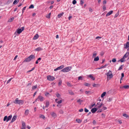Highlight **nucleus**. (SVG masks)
Wrapping results in <instances>:
<instances>
[{
	"label": "nucleus",
	"instance_id": "29",
	"mask_svg": "<svg viewBox=\"0 0 129 129\" xmlns=\"http://www.w3.org/2000/svg\"><path fill=\"white\" fill-rule=\"evenodd\" d=\"M99 60V58L98 56H97L94 58V61H97Z\"/></svg>",
	"mask_w": 129,
	"mask_h": 129
},
{
	"label": "nucleus",
	"instance_id": "59",
	"mask_svg": "<svg viewBox=\"0 0 129 129\" xmlns=\"http://www.w3.org/2000/svg\"><path fill=\"white\" fill-rule=\"evenodd\" d=\"M49 94V93L48 92H46L45 94V95L46 96H47Z\"/></svg>",
	"mask_w": 129,
	"mask_h": 129
},
{
	"label": "nucleus",
	"instance_id": "11",
	"mask_svg": "<svg viewBox=\"0 0 129 129\" xmlns=\"http://www.w3.org/2000/svg\"><path fill=\"white\" fill-rule=\"evenodd\" d=\"M97 108H94L91 109V111L92 113H94L97 111Z\"/></svg>",
	"mask_w": 129,
	"mask_h": 129
},
{
	"label": "nucleus",
	"instance_id": "20",
	"mask_svg": "<svg viewBox=\"0 0 129 129\" xmlns=\"http://www.w3.org/2000/svg\"><path fill=\"white\" fill-rule=\"evenodd\" d=\"M129 53L128 52H127L123 57L125 58H126L129 55Z\"/></svg>",
	"mask_w": 129,
	"mask_h": 129
},
{
	"label": "nucleus",
	"instance_id": "50",
	"mask_svg": "<svg viewBox=\"0 0 129 129\" xmlns=\"http://www.w3.org/2000/svg\"><path fill=\"white\" fill-rule=\"evenodd\" d=\"M83 1L82 0H81L80 1V4L81 6H82L83 3Z\"/></svg>",
	"mask_w": 129,
	"mask_h": 129
},
{
	"label": "nucleus",
	"instance_id": "1",
	"mask_svg": "<svg viewBox=\"0 0 129 129\" xmlns=\"http://www.w3.org/2000/svg\"><path fill=\"white\" fill-rule=\"evenodd\" d=\"M24 27H22L21 28H18L14 33V35H15L14 37H16V36H18L19 35H17V34H20L24 30Z\"/></svg>",
	"mask_w": 129,
	"mask_h": 129
},
{
	"label": "nucleus",
	"instance_id": "37",
	"mask_svg": "<svg viewBox=\"0 0 129 129\" xmlns=\"http://www.w3.org/2000/svg\"><path fill=\"white\" fill-rule=\"evenodd\" d=\"M123 116L126 118H128L129 117L128 115L125 114H124L123 115Z\"/></svg>",
	"mask_w": 129,
	"mask_h": 129
},
{
	"label": "nucleus",
	"instance_id": "52",
	"mask_svg": "<svg viewBox=\"0 0 129 129\" xmlns=\"http://www.w3.org/2000/svg\"><path fill=\"white\" fill-rule=\"evenodd\" d=\"M50 16L48 14L46 16V17L48 18H50Z\"/></svg>",
	"mask_w": 129,
	"mask_h": 129
},
{
	"label": "nucleus",
	"instance_id": "7",
	"mask_svg": "<svg viewBox=\"0 0 129 129\" xmlns=\"http://www.w3.org/2000/svg\"><path fill=\"white\" fill-rule=\"evenodd\" d=\"M47 80L51 81H53L55 79V78L54 77L50 75L47 76Z\"/></svg>",
	"mask_w": 129,
	"mask_h": 129
},
{
	"label": "nucleus",
	"instance_id": "24",
	"mask_svg": "<svg viewBox=\"0 0 129 129\" xmlns=\"http://www.w3.org/2000/svg\"><path fill=\"white\" fill-rule=\"evenodd\" d=\"M125 58L123 57L121 59L119 60V61H120L121 62H123L125 61Z\"/></svg>",
	"mask_w": 129,
	"mask_h": 129
},
{
	"label": "nucleus",
	"instance_id": "62",
	"mask_svg": "<svg viewBox=\"0 0 129 129\" xmlns=\"http://www.w3.org/2000/svg\"><path fill=\"white\" fill-rule=\"evenodd\" d=\"M90 91H86L85 92V93L87 94H88L89 93V92Z\"/></svg>",
	"mask_w": 129,
	"mask_h": 129
},
{
	"label": "nucleus",
	"instance_id": "18",
	"mask_svg": "<svg viewBox=\"0 0 129 129\" xmlns=\"http://www.w3.org/2000/svg\"><path fill=\"white\" fill-rule=\"evenodd\" d=\"M39 37L38 35V34H36L34 37L33 39L34 40H36Z\"/></svg>",
	"mask_w": 129,
	"mask_h": 129
},
{
	"label": "nucleus",
	"instance_id": "9",
	"mask_svg": "<svg viewBox=\"0 0 129 129\" xmlns=\"http://www.w3.org/2000/svg\"><path fill=\"white\" fill-rule=\"evenodd\" d=\"M64 67V66L63 65H62L56 68L54 70V71H56L57 70H60L61 69Z\"/></svg>",
	"mask_w": 129,
	"mask_h": 129
},
{
	"label": "nucleus",
	"instance_id": "43",
	"mask_svg": "<svg viewBox=\"0 0 129 129\" xmlns=\"http://www.w3.org/2000/svg\"><path fill=\"white\" fill-rule=\"evenodd\" d=\"M112 62H116V58H114L112 60Z\"/></svg>",
	"mask_w": 129,
	"mask_h": 129
},
{
	"label": "nucleus",
	"instance_id": "44",
	"mask_svg": "<svg viewBox=\"0 0 129 129\" xmlns=\"http://www.w3.org/2000/svg\"><path fill=\"white\" fill-rule=\"evenodd\" d=\"M34 7V6L33 5H31L29 7V8H33Z\"/></svg>",
	"mask_w": 129,
	"mask_h": 129
},
{
	"label": "nucleus",
	"instance_id": "42",
	"mask_svg": "<svg viewBox=\"0 0 129 129\" xmlns=\"http://www.w3.org/2000/svg\"><path fill=\"white\" fill-rule=\"evenodd\" d=\"M122 66L123 65H121L119 68L118 70H121L122 69Z\"/></svg>",
	"mask_w": 129,
	"mask_h": 129
},
{
	"label": "nucleus",
	"instance_id": "48",
	"mask_svg": "<svg viewBox=\"0 0 129 129\" xmlns=\"http://www.w3.org/2000/svg\"><path fill=\"white\" fill-rule=\"evenodd\" d=\"M107 109V108L106 107L103 106L102 108V110H104Z\"/></svg>",
	"mask_w": 129,
	"mask_h": 129
},
{
	"label": "nucleus",
	"instance_id": "30",
	"mask_svg": "<svg viewBox=\"0 0 129 129\" xmlns=\"http://www.w3.org/2000/svg\"><path fill=\"white\" fill-rule=\"evenodd\" d=\"M49 105V102L48 101H46V105L45 107H48Z\"/></svg>",
	"mask_w": 129,
	"mask_h": 129
},
{
	"label": "nucleus",
	"instance_id": "13",
	"mask_svg": "<svg viewBox=\"0 0 129 129\" xmlns=\"http://www.w3.org/2000/svg\"><path fill=\"white\" fill-rule=\"evenodd\" d=\"M59 99H55V101L56 103L58 104H60L62 102V101L61 100H60V101H58V100Z\"/></svg>",
	"mask_w": 129,
	"mask_h": 129
},
{
	"label": "nucleus",
	"instance_id": "41",
	"mask_svg": "<svg viewBox=\"0 0 129 129\" xmlns=\"http://www.w3.org/2000/svg\"><path fill=\"white\" fill-rule=\"evenodd\" d=\"M77 2L76 0H74L72 2V3L74 5Z\"/></svg>",
	"mask_w": 129,
	"mask_h": 129
},
{
	"label": "nucleus",
	"instance_id": "58",
	"mask_svg": "<svg viewBox=\"0 0 129 129\" xmlns=\"http://www.w3.org/2000/svg\"><path fill=\"white\" fill-rule=\"evenodd\" d=\"M106 3V0H104L103 2V4H105Z\"/></svg>",
	"mask_w": 129,
	"mask_h": 129
},
{
	"label": "nucleus",
	"instance_id": "26",
	"mask_svg": "<svg viewBox=\"0 0 129 129\" xmlns=\"http://www.w3.org/2000/svg\"><path fill=\"white\" fill-rule=\"evenodd\" d=\"M64 14V13L63 12H62V13H60L58 15V18H60L62 16V15Z\"/></svg>",
	"mask_w": 129,
	"mask_h": 129
},
{
	"label": "nucleus",
	"instance_id": "46",
	"mask_svg": "<svg viewBox=\"0 0 129 129\" xmlns=\"http://www.w3.org/2000/svg\"><path fill=\"white\" fill-rule=\"evenodd\" d=\"M121 80L122 79V78L124 76V74L123 73H122L121 74Z\"/></svg>",
	"mask_w": 129,
	"mask_h": 129
},
{
	"label": "nucleus",
	"instance_id": "54",
	"mask_svg": "<svg viewBox=\"0 0 129 129\" xmlns=\"http://www.w3.org/2000/svg\"><path fill=\"white\" fill-rule=\"evenodd\" d=\"M118 15H119V14L118 13H116L115 14V15L114 16V17H117Z\"/></svg>",
	"mask_w": 129,
	"mask_h": 129
},
{
	"label": "nucleus",
	"instance_id": "32",
	"mask_svg": "<svg viewBox=\"0 0 129 129\" xmlns=\"http://www.w3.org/2000/svg\"><path fill=\"white\" fill-rule=\"evenodd\" d=\"M67 85L69 87H72L73 86V85H71L69 82H67Z\"/></svg>",
	"mask_w": 129,
	"mask_h": 129
},
{
	"label": "nucleus",
	"instance_id": "25",
	"mask_svg": "<svg viewBox=\"0 0 129 129\" xmlns=\"http://www.w3.org/2000/svg\"><path fill=\"white\" fill-rule=\"evenodd\" d=\"M69 92L71 95H74V93L71 90H69L68 91Z\"/></svg>",
	"mask_w": 129,
	"mask_h": 129
},
{
	"label": "nucleus",
	"instance_id": "64",
	"mask_svg": "<svg viewBox=\"0 0 129 129\" xmlns=\"http://www.w3.org/2000/svg\"><path fill=\"white\" fill-rule=\"evenodd\" d=\"M17 57H18V55H16L15 56V57H14V60H15L17 58Z\"/></svg>",
	"mask_w": 129,
	"mask_h": 129
},
{
	"label": "nucleus",
	"instance_id": "19",
	"mask_svg": "<svg viewBox=\"0 0 129 129\" xmlns=\"http://www.w3.org/2000/svg\"><path fill=\"white\" fill-rule=\"evenodd\" d=\"M108 65V64H106L104 66H102L101 67H100V68H98L97 69H101L103 68H105L106 66H107Z\"/></svg>",
	"mask_w": 129,
	"mask_h": 129
},
{
	"label": "nucleus",
	"instance_id": "8",
	"mask_svg": "<svg viewBox=\"0 0 129 129\" xmlns=\"http://www.w3.org/2000/svg\"><path fill=\"white\" fill-rule=\"evenodd\" d=\"M50 114L51 116L54 118H56L57 116V114L54 111L51 112Z\"/></svg>",
	"mask_w": 129,
	"mask_h": 129
},
{
	"label": "nucleus",
	"instance_id": "39",
	"mask_svg": "<svg viewBox=\"0 0 129 129\" xmlns=\"http://www.w3.org/2000/svg\"><path fill=\"white\" fill-rule=\"evenodd\" d=\"M37 85H36L35 86H34L32 87V89L33 90H34L37 88Z\"/></svg>",
	"mask_w": 129,
	"mask_h": 129
},
{
	"label": "nucleus",
	"instance_id": "61",
	"mask_svg": "<svg viewBox=\"0 0 129 129\" xmlns=\"http://www.w3.org/2000/svg\"><path fill=\"white\" fill-rule=\"evenodd\" d=\"M92 123L93 124H96V121H95V120H93Z\"/></svg>",
	"mask_w": 129,
	"mask_h": 129
},
{
	"label": "nucleus",
	"instance_id": "4",
	"mask_svg": "<svg viewBox=\"0 0 129 129\" xmlns=\"http://www.w3.org/2000/svg\"><path fill=\"white\" fill-rule=\"evenodd\" d=\"M14 102V103L16 104H21L22 105L23 104V102L22 100H19L18 98H17L16 99Z\"/></svg>",
	"mask_w": 129,
	"mask_h": 129
},
{
	"label": "nucleus",
	"instance_id": "23",
	"mask_svg": "<svg viewBox=\"0 0 129 129\" xmlns=\"http://www.w3.org/2000/svg\"><path fill=\"white\" fill-rule=\"evenodd\" d=\"M29 110L28 109L26 110L25 111L24 114L25 115H27L29 113Z\"/></svg>",
	"mask_w": 129,
	"mask_h": 129
},
{
	"label": "nucleus",
	"instance_id": "17",
	"mask_svg": "<svg viewBox=\"0 0 129 129\" xmlns=\"http://www.w3.org/2000/svg\"><path fill=\"white\" fill-rule=\"evenodd\" d=\"M103 104L102 103H101L100 104L98 105V106H96V107L97 109H99L100 108H101L102 106H103Z\"/></svg>",
	"mask_w": 129,
	"mask_h": 129
},
{
	"label": "nucleus",
	"instance_id": "10",
	"mask_svg": "<svg viewBox=\"0 0 129 129\" xmlns=\"http://www.w3.org/2000/svg\"><path fill=\"white\" fill-rule=\"evenodd\" d=\"M37 98L38 99H39L41 102H42L44 100V98L40 95Z\"/></svg>",
	"mask_w": 129,
	"mask_h": 129
},
{
	"label": "nucleus",
	"instance_id": "22",
	"mask_svg": "<svg viewBox=\"0 0 129 129\" xmlns=\"http://www.w3.org/2000/svg\"><path fill=\"white\" fill-rule=\"evenodd\" d=\"M88 76L93 80H95V78L92 76V75H90Z\"/></svg>",
	"mask_w": 129,
	"mask_h": 129
},
{
	"label": "nucleus",
	"instance_id": "38",
	"mask_svg": "<svg viewBox=\"0 0 129 129\" xmlns=\"http://www.w3.org/2000/svg\"><path fill=\"white\" fill-rule=\"evenodd\" d=\"M76 121L78 123H80L82 122V121L80 119H76Z\"/></svg>",
	"mask_w": 129,
	"mask_h": 129
},
{
	"label": "nucleus",
	"instance_id": "3",
	"mask_svg": "<svg viewBox=\"0 0 129 129\" xmlns=\"http://www.w3.org/2000/svg\"><path fill=\"white\" fill-rule=\"evenodd\" d=\"M106 75L107 76V79L109 78V79H111L113 77V75L112 74V72L109 70L108 72L106 73Z\"/></svg>",
	"mask_w": 129,
	"mask_h": 129
},
{
	"label": "nucleus",
	"instance_id": "60",
	"mask_svg": "<svg viewBox=\"0 0 129 129\" xmlns=\"http://www.w3.org/2000/svg\"><path fill=\"white\" fill-rule=\"evenodd\" d=\"M83 109H81L79 110V111L80 112H82L83 111Z\"/></svg>",
	"mask_w": 129,
	"mask_h": 129
},
{
	"label": "nucleus",
	"instance_id": "49",
	"mask_svg": "<svg viewBox=\"0 0 129 129\" xmlns=\"http://www.w3.org/2000/svg\"><path fill=\"white\" fill-rule=\"evenodd\" d=\"M84 111L86 112H88L89 111L86 108H85Z\"/></svg>",
	"mask_w": 129,
	"mask_h": 129
},
{
	"label": "nucleus",
	"instance_id": "51",
	"mask_svg": "<svg viewBox=\"0 0 129 129\" xmlns=\"http://www.w3.org/2000/svg\"><path fill=\"white\" fill-rule=\"evenodd\" d=\"M112 100V98H109L108 99V102L111 101Z\"/></svg>",
	"mask_w": 129,
	"mask_h": 129
},
{
	"label": "nucleus",
	"instance_id": "15",
	"mask_svg": "<svg viewBox=\"0 0 129 129\" xmlns=\"http://www.w3.org/2000/svg\"><path fill=\"white\" fill-rule=\"evenodd\" d=\"M42 50V49L40 47H39L36 49H35V50L36 51H41Z\"/></svg>",
	"mask_w": 129,
	"mask_h": 129
},
{
	"label": "nucleus",
	"instance_id": "45",
	"mask_svg": "<svg viewBox=\"0 0 129 129\" xmlns=\"http://www.w3.org/2000/svg\"><path fill=\"white\" fill-rule=\"evenodd\" d=\"M12 78H10L9 80L7 82V83L8 84L11 81V80L12 79Z\"/></svg>",
	"mask_w": 129,
	"mask_h": 129
},
{
	"label": "nucleus",
	"instance_id": "16",
	"mask_svg": "<svg viewBox=\"0 0 129 129\" xmlns=\"http://www.w3.org/2000/svg\"><path fill=\"white\" fill-rule=\"evenodd\" d=\"M113 12V11H111L109 12L106 15V16L107 17L110 15Z\"/></svg>",
	"mask_w": 129,
	"mask_h": 129
},
{
	"label": "nucleus",
	"instance_id": "55",
	"mask_svg": "<svg viewBox=\"0 0 129 129\" xmlns=\"http://www.w3.org/2000/svg\"><path fill=\"white\" fill-rule=\"evenodd\" d=\"M61 105L59 104H58L57 105V106L59 108H60L61 107Z\"/></svg>",
	"mask_w": 129,
	"mask_h": 129
},
{
	"label": "nucleus",
	"instance_id": "14",
	"mask_svg": "<svg viewBox=\"0 0 129 129\" xmlns=\"http://www.w3.org/2000/svg\"><path fill=\"white\" fill-rule=\"evenodd\" d=\"M124 48H127L129 47V42H126L125 45H124Z\"/></svg>",
	"mask_w": 129,
	"mask_h": 129
},
{
	"label": "nucleus",
	"instance_id": "21",
	"mask_svg": "<svg viewBox=\"0 0 129 129\" xmlns=\"http://www.w3.org/2000/svg\"><path fill=\"white\" fill-rule=\"evenodd\" d=\"M83 102V100H81L80 99H79L77 101V102L79 103V104L80 105L81 104V103L82 102Z\"/></svg>",
	"mask_w": 129,
	"mask_h": 129
},
{
	"label": "nucleus",
	"instance_id": "6",
	"mask_svg": "<svg viewBox=\"0 0 129 129\" xmlns=\"http://www.w3.org/2000/svg\"><path fill=\"white\" fill-rule=\"evenodd\" d=\"M12 117L11 115H10L8 117L7 116H5L3 120L4 121H6L7 122H8L9 120H10Z\"/></svg>",
	"mask_w": 129,
	"mask_h": 129
},
{
	"label": "nucleus",
	"instance_id": "28",
	"mask_svg": "<svg viewBox=\"0 0 129 129\" xmlns=\"http://www.w3.org/2000/svg\"><path fill=\"white\" fill-rule=\"evenodd\" d=\"M14 17H12L8 21V22H10L12 21L14 19Z\"/></svg>",
	"mask_w": 129,
	"mask_h": 129
},
{
	"label": "nucleus",
	"instance_id": "40",
	"mask_svg": "<svg viewBox=\"0 0 129 129\" xmlns=\"http://www.w3.org/2000/svg\"><path fill=\"white\" fill-rule=\"evenodd\" d=\"M59 112L61 114H63V111L61 109L59 110Z\"/></svg>",
	"mask_w": 129,
	"mask_h": 129
},
{
	"label": "nucleus",
	"instance_id": "36",
	"mask_svg": "<svg viewBox=\"0 0 129 129\" xmlns=\"http://www.w3.org/2000/svg\"><path fill=\"white\" fill-rule=\"evenodd\" d=\"M22 127H26L25 124L24 122L22 121Z\"/></svg>",
	"mask_w": 129,
	"mask_h": 129
},
{
	"label": "nucleus",
	"instance_id": "5",
	"mask_svg": "<svg viewBox=\"0 0 129 129\" xmlns=\"http://www.w3.org/2000/svg\"><path fill=\"white\" fill-rule=\"evenodd\" d=\"M71 67H67L64 68L62 70H61V72H67L70 71L71 70Z\"/></svg>",
	"mask_w": 129,
	"mask_h": 129
},
{
	"label": "nucleus",
	"instance_id": "2",
	"mask_svg": "<svg viewBox=\"0 0 129 129\" xmlns=\"http://www.w3.org/2000/svg\"><path fill=\"white\" fill-rule=\"evenodd\" d=\"M35 58V56L33 55H31L28 58H26L24 60L23 62H29L30 61L33 59H34Z\"/></svg>",
	"mask_w": 129,
	"mask_h": 129
},
{
	"label": "nucleus",
	"instance_id": "31",
	"mask_svg": "<svg viewBox=\"0 0 129 129\" xmlns=\"http://www.w3.org/2000/svg\"><path fill=\"white\" fill-rule=\"evenodd\" d=\"M40 117L41 118H42L44 119H45V117L44 115H40Z\"/></svg>",
	"mask_w": 129,
	"mask_h": 129
},
{
	"label": "nucleus",
	"instance_id": "12",
	"mask_svg": "<svg viewBox=\"0 0 129 129\" xmlns=\"http://www.w3.org/2000/svg\"><path fill=\"white\" fill-rule=\"evenodd\" d=\"M17 116H14L12 118V119L11 121V122L12 123L14 122L16 119Z\"/></svg>",
	"mask_w": 129,
	"mask_h": 129
},
{
	"label": "nucleus",
	"instance_id": "57",
	"mask_svg": "<svg viewBox=\"0 0 129 129\" xmlns=\"http://www.w3.org/2000/svg\"><path fill=\"white\" fill-rule=\"evenodd\" d=\"M26 8V7H25L23 8V9H22V13L25 10V9Z\"/></svg>",
	"mask_w": 129,
	"mask_h": 129
},
{
	"label": "nucleus",
	"instance_id": "47",
	"mask_svg": "<svg viewBox=\"0 0 129 129\" xmlns=\"http://www.w3.org/2000/svg\"><path fill=\"white\" fill-rule=\"evenodd\" d=\"M98 85L97 84H93L92 86L94 87H96Z\"/></svg>",
	"mask_w": 129,
	"mask_h": 129
},
{
	"label": "nucleus",
	"instance_id": "56",
	"mask_svg": "<svg viewBox=\"0 0 129 129\" xmlns=\"http://www.w3.org/2000/svg\"><path fill=\"white\" fill-rule=\"evenodd\" d=\"M84 85L86 86H88L89 85V84L88 83H85L84 84Z\"/></svg>",
	"mask_w": 129,
	"mask_h": 129
},
{
	"label": "nucleus",
	"instance_id": "34",
	"mask_svg": "<svg viewBox=\"0 0 129 129\" xmlns=\"http://www.w3.org/2000/svg\"><path fill=\"white\" fill-rule=\"evenodd\" d=\"M122 88H124L125 89H128L129 88V86L128 85H126L123 86Z\"/></svg>",
	"mask_w": 129,
	"mask_h": 129
},
{
	"label": "nucleus",
	"instance_id": "35",
	"mask_svg": "<svg viewBox=\"0 0 129 129\" xmlns=\"http://www.w3.org/2000/svg\"><path fill=\"white\" fill-rule=\"evenodd\" d=\"M96 54H97L95 52H94L93 54L92 57L93 58L95 57L96 56Z\"/></svg>",
	"mask_w": 129,
	"mask_h": 129
},
{
	"label": "nucleus",
	"instance_id": "27",
	"mask_svg": "<svg viewBox=\"0 0 129 129\" xmlns=\"http://www.w3.org/2000/svg\"><path fill=\"white\" fill-rule=\"evenodd\" d=\"M56 96L58 98H59L60 99H61V98H60V97H61L60 95L58 93V92L56 93Z\"/></svg>",
	"mask_w": 129,
	"mask_h": 129
},
{
	"label": "nucleus",
	"instance_id": "63",
	"mask_svg": "<svg viewBox=\"0 0 129 129\" xmlns=\"http://www.w3.org/2000/svg\"><path fill=\"white\" fill-rule=\"evenodd\" d=\"M17 2V1L16 0H15L13 2V4H15Z\"/></svg>",
	"mask_w": 129,
	"mask_h": 129
},
{
	"label": "nucleus",
	"instance_id": "53",
	"mask_svg": "<svg viewBox=\"0 0 129 129\" xmlns=\"http://www.w3.org/2000/svg\"><path fill=\"white\" fill-rule=\"evenodd\" d=\"M103 9L104 11H105L106 10V7L105 5L103 7Z\"/></svg>",
	"mask_w": 129,
	"mask_h": 129
},
{
	"label": "nucleus",
	"instance_id": "33",
	"mask_svg": "<svg viewBox=\"0 0 129 129\" xmlns=\"http://www.w3.org/2000/svg\"><path fill=\"white\" fill-rule=\"evenodd\" d=\"M106 92H103L101 94V97L102 98H103L106 95Z\"/></svg>",
	"mask_w": 129,
	"mask_h": 129
}]
</instances>
